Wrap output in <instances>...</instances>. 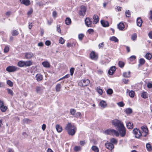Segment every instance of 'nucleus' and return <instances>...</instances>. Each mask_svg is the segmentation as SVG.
Returning a JSON list of instances; mask_svg holds the SVG:
<instances>
[{
    "label": "nucleus",
    "mask_w": 152,
    "mask_h": 152,
    "mask_svg": "<svg viewBox=\"0 0 152 152\" xmlns=\"http://www.w3.org/2000/svg\"><path fill=\"white\" fill-rule=\"evenodd\" d=\"M65 129L69 135H74L77 130L76 127L74 125H72L70 123H68L65 127Z\"/></svg>",
    "instance_id": "obj_1"
},
{
    "label": "nucleus",
    "mask_w": 152,
    "mask_h": 152,
    "mask_svg": "<svg viewBox=\"0 0 152 152\" xmlns=\"http://www.w3.org/2000/svg\"><path fill=\"white\" fill-rule=\"evenodd\" d=\"M104 133L105 134L108 135L114 134L117 137H118L119 135V133L117 131L112 129H108L105 131Z\"/></svg>",
    "instance_id": "obj_2"
},
{
    "label": "nucleus",
    "mask_w": 152,
    "mask_h": 152,
    "mask_svg": "<svg viewBox=\"0 0 152 152\" xmlns=\"http://www.w3.org/2000/svg\"><path fill=\"white\" fill-rule=\"evenodd\" d=\"M118 130L121 137L125 136L126 134V129L124 124L118 128Z\"/></svg>",
    "instance_id": "obj_3"
},
{
    "label": "nucleus",
    "mask_w": 152,
    "mask_h": 152,
    "mask_svg": "<svg viewBox=\"0 0 152 152\" xmlns=\"http://www.w3.org/2000/svg\"><path fill=\"white\" fill-rule=\"evenodd\" d=\"M90 83V81L88 79H83L81 80L78 83V85L80 86H87Z\"/></svg>",
    "instance_id": "obj_4"
},
{
    "label": "nucleus",
    "mask_w": 152,
    "mask_h": 152,
    "mask_svg": "<svg viewBox=\"0 0 152 152\" xmlns=\"http://www.w3.org/2000/svg\"><path fill=\"white\" fill-rule=\"evenodd\" d=\"M112 124L118 128L123 124L119 120L115 119L112 121Z\"/></svg>",
    "instance_id": "obj_5"
},
{
    "label": "nucleus",
    "mask_w": 152,
    "mask_h": 152,
    "mask_svg": "<svg viewBox=\"0 0 152 152\" xmlns=\"http://www.w3.org/2000/svg\"><path fill=\"white\" fill-rule=\"evenodd\" d=\"M86 8L84 6L82 5L80 7V10L79 11V14L80 16H84L86 14Z\"/></svg>",
    "instance_id": "obj_6"
},
{
    "label": "nucleus",
    "mask_w": 152,
    "mask_h": 152,
    "mask_svg": "<svg viewBox=\"0 0 152 152\" xmlns=\"http://www.w3.org/2000/svg\"><path fill=\"white\" fill-rule=\"evenodd\" d=\"M19 68L15 66H9L7 67L6 70L9 72H12L18 71Z\"/></svg>",
    "instance_id": "obj_7"
},
{
    "label": "nucleus",
    "mask_w": 152,
    "mask_h": 152,
    "mask_svg": "<svg viewBox=\"0 0 152 152\" xmlns=\"http://www.w3.org/2000/svg\"><path fill=\"white\" fill-rule=\"evenodd\" d=\"M133 132L136 138H139L142 136V134L138 129H134L133 130Z\"/></svg>",
    "instance_id": "obj_8"
},
{
    "label": "nucleus",
    "mask_w": 152,
    "mask_h": 152,
    "mask_svg": "<svg viewBox=\"0 0 152 152\" xmlns=\"http://www.w3.org/2000/svg\"><path fill=\"white\" fill-rule=\"evenodd\" d=\"M0 108L1 112H5L7 109V107L4 105V103L3 101L0 100Z\"/></svg>",
    "instance_id": "obj_9"
},
{
    "label": "nucleus",
    "mask_w": 152,
    "mask_h": 152,
    "mask_svg": "<svg viewBox=\"0 0 152 152\" xmlns=\"http://www.w3.org/2000/svg\"><path fill=\"white\" fill-rule=\"evenodd\" d=\"M85 23L86 26L88 27L92 26V21L91 19L89 18H87L85 20Z\"/></svg>",
    "instance_id": "obj_10"
},
{
    "label": "nucleus",
    "mask_w": 152,
    "mask_h": 152,
    "mask_svg": "<svg viewBox=\"0 0 152 152\" xmlns=\"http://www.w3.org/2000/svg\"><path fill=\"white\" fill-rule=\"evenodd\" d=\"M34 56V54L31 52H28L25 53V57L26 59H29Z\"/></svg>",
    "instance_id": "obj_11"
},
{
    "label": "nucleus",
    "mask_w": 152,
    "mask_h": 152,
    "mask_svg": "<svg viewBox=\"0 0 152 152\" xmlns=\"http://www.w3.org/2000/svg\"><path fill=\"white\" fill-rule=\"evenodd\" d=\"M105 146L107 149L110 150H112L114 148L113 144L110 142L106 143H105Z\"/></svg>",
    "instance_id": "obj_12"
},
{
    "label": "nucleus",
    "mask_w": 152,
    "mask_h": 152,
    "mask_svg": "<svg viewBox=\"0 0 152 152\" xmlns=\"http://www.w3.org/2000/svg\"><path fill=\"white\" fill-rule=\"evenodd\" d=\"M116 70L115 67V66H112L108 71V73L109 75H113Z\"/></svg>",
    "instance_id": "obj_13"
},
{
    "label": "nucleus",
    "mask_w": 152,
    "mask_h": 152,
    "mask_svg": "<svg viewBox=\"0 0 152 152\" xmlns=\"http://www.w3.org/2000/svg\"><path fill=\"white\" fill-rule=\"evenodd\" d=\"M93 23L94 24H96L99 21V17L96 15H94L92 19Z\"/></svg>",
    "instance_id": "obj_14"
},
{
    "label": "nucleus",
    "mask_w": 152,
    "mask_h": 152,
    "mask_svg": "<svg viewBox=\"0 0 152 152\" xmlns=\"http://www.w3.org/2000/svg\"><path fill=\"white\" fill-rule=\"evenodd\" d=\"M90 57L91 59L94 60H96L98 58L97 56L96 55L95 52L92 51L90 54Z\"/></svg>",
    "instance_id": "obj_15"
},
{
    "label": "nucleus",
    "mask_w": 152,
    "mask_h": 152,
    "mask_svg": "<svg viewBox=\"0 0 152 152\" xmlns=\"http://www.w3.org/2000/svg\"><path fill=\"white\" fill-rule=\"evenodd\" d=\"M126 126L128 129H132L134 127L133 123L130 121L126 122Z\"/></svg>",
    "instance_id": "obj_16"
},
{
    "label": "nucleus",
    "mask_w": 152,
    "mask_h": 152,
    "mask_svg": "<svg viewBox=\"0 0 152 152\" xmlns=\"http://www.w3.org/2000/svg\"><path fill=\"white\" fill-rule=\"evenodd\" d=\"M101 23L102 26L104 27H108L109 26V22L104 20H101Z\"/></svg>",
    "instance_id": "obj_17"
},
{
    "label": "nucleus",
    "mask_w": 152,
    "mask_h": 152,
    "mask_svg": "<svg viewBox=\"0 0 152 152\" xmlns=\"http://www.w3.org/2000/svg\"><path fill=\"white\" fill-rule=\"evenodd\" d=\"M36 80L37 81L39 82L41 81L43 79L42 76L40 74H37L35 76Z\"/></svg>",
    "instance_id": "obj_18"
},
{
    "label": "nucleus",
    "mask_w": 152,
    "mask_h": 152,
    "mask_svg": "<svg viewBox=\"0 0 152 152\" xmlns=\"http://www.w3.org/2000/svg\"><path fill=\"white\" fill-rule=\"evenodd\" d=\"M142 21L140 17L138 18L137 20V26L140 27L142 26Z\"/></svg>",
    "instance_id": "obj_19"
},
{
    "label": "nucleus",
    "mask_w": 152,
    "mask_h": 152,
    "mask_svg": "<svg viewBox=\"0 0 152 152\" xmlns=\"http://www.w3.org/2000/svg\"><path fill=\"white\" fill-rule=\"evenodd\" d=\"M21 3L26 6H28L30 4V1L29 0H20Z\"/></svg>",
    "instance_id": "obj_20"
},
{
    "label": "nucleus",
    "mask_w": 152,
    "mask_h": 152,
    "mask_svg": "<svg viewBox=\"0 0 152 152\" xmlns=\"http://www.w3.org/2000/svg\"><path fill=\"white\" fill-rule=\"evenodd\" d=\"M125 26L124 23H119L118 25V28L119 30H122L124 28Z\"/></svg>",
    "instance_id": "obj_21"
},
{
    "label": "nucleus",
    "mask_w": 152,
    "mask_h": 152,
    "mask_svg": "<svg viewBox=\"0 0 152 152\" xmlns=\"http://www.w3.org/2000/svg\"><path fill=\"white\" fill-rule=\"evenodd\" d=\"M141 128L143 132L148 133V130L147 126L145 125L142 126Z\"/></svg>",
    "instance_id": "obj_22"
},
{
    "label": "nucleus",
    "mask_w": 152,
    "mask_h": 152,
    "mask_svg": "<svg viewBox=\"0 0 152 152\" xmlns=\"http://www.w3.org/2000/svg\"><path fill=\"white\" fill-rule=\"evenodd\" d=\"M25 62L23 61H20L18 63V65L20 67H23L25 66Z\"/></svg>",
    "instance_id": "obj_23"
},
{
    "label": "nucleus",
    "mask_w": 152,
    "mask_h": 152,
    "mask_svg": "<svg viewBox=\"0 0 152 152\" xmlns=\"http://www.w3.org/2000/svg\"><path fill=\"white\" fill-rule=\"evenodd\" d=\"M61 84L59 83L57 84L56 86L55 89L56 91V92H58L60 91L61 90Z\"/></svg>",
    "instance_id": "obj_24"
},
{
    "label": "nucleus",
    "mask_w": 152,
    "mask_h": 152,
    "mask_svg": "<svg viewBox=\"0 0 152 152\" xmlns=\"http://www.w3.org/2000/svg\"><path fill=\"white\" fill-rule=\"evenodd\" d=\"M43 66L46 68H49L50 67L49 63L47 61H44L42 62Z\"/></svg>",
    "instance_id": "obj_25"
},
{
    "label": "nucleus",
    "mask_w": 152,
    "mask_h": 152,
    "mask_svg": "<svg viewBox=\"0 0 152 152\" xmlns=\"http://www.w3.org/2000/svg\"><path fill=\"white\" fill-rule=\"evenodd\" d=\"M100 106L103 108L107 106V104L106 102L104 101H101L99 103Z\"/></svg>",
    "instance_id": "obj_26"
},
{
    "label": "nucleus",
    "mask_w": 152,
    "mask_h": 152,
    "mask_svg": "<svg viewBox=\"0 0 152 152\" xmlns=\"http://www.w3.org/2000/svg\"><path fill=\"white\" fill-rule=\"evenodd\" d=\"M56 128L57 131L58 132H60L62 130V128L61 126L58 124L56 126Z\"/></svg>",
    "instance_id": "obj_27"
},
{
    "label": "nucleus",
    "mask_w": 152,
    "mask_h": 152,
    "mask_svg": "<svg viewBox=\"0 0 152 152\" xmlns=\"http://www.w3.org/2000/svg\"><path fill=\"white\" fill-rule=\"evenodd\" d=\"M110 40L111 41H114L115 42H117L118 41V39L115 36H113L110 37Z\"/></svg>",
    "instance_id": "obj_28"
},
{
    "label": "nucleus",
    "mask_w": 152,
    "mask_h": 152,
    "mask_svg": "<svg viewBox=\"0 0 152 152\" xmlns=\"http://www.w3.org/2000/svg\"><path fill=\"white\" fill-rule=\"evenodd\" d=\"M145 61V60L143 58H141L139 60V64H138V66L139 67L141 65H143L144 64Z\"/></svg>",
    "instance_id": "obj_29"
},
{
    "label": "nucleus",
    "mask_w": 152,
    "mask_h": 152,
    "mask_svg": "<svg viewBox=\"0 0 152 152\" xmlns=\"http://www.w3.org/2000/svg\"><path fill=\"white\" fill-rule=\"evenodd\" d=\"M25 62V66H30L32 64V62L31 61H26Z\"/></svg>",
    "instance_id": "obj_30"
},
{
    "label": "nucleus",
    "mask_w": 152,
    "mask_h": 152,
    "mask_svg": "<svg viewBox=\"0 0 152 152\" xmlns=\"http://www.w3.org/2000/svg\"><path fill=\"white\" fill-rule=\"evenodd\" d=\"M91 149L95 152H99V149L96 146H93L91 147Z\"/></svg>",
    "instance_id": "obj_31"
},
{
    "label": "nucleus",
    "mask_w": 152,
    "mask_h": 152,
    "mask_svg": "<svg viewBox=\"0 0 152 152\" xmlns=\"http://www.w3.org/2000/svg\"><path fill=\"white\" fill-rule=\"evenodd\" d=\"M146 148L147 150L149 151H150L152 150L151 146L149 143H148L146 144Z\"/></svg>",
    "instance_id": "obj_32"
},
{
    "label": "nucleus",
    "mask_w": 152,
    "mask_h": 152,
    "mask_svg": "<svg viewBox=\"0 0 152 152\" xmlns=\"http://www.w3.org/2000/svg\"><path fill=\"white\" fill-rule=\"evenodd\" d=\"M137 38V35L136 34L134 33L132 34L131 37V38L132 40L134 41L136 40Z\"/></svg>",
    "instance_id": "obj_33"
},
{
    "label": "nucleus",
    "mask_w": 152,
    "mask_h": 152,
    "mask_svg": "<svg viewBox=\"0 0 152 152\" xmlns=\"http://www.w3.org/2000/svg\"><path fill=\"white\" fill-rule=\"evenodd\" d=\"M110 141L111 143L114 144H116L118 142V141L117 140L114 138L110 139Z\"/></svg>",
    "instance_id": "obj_34"
},
{
    "label": "nucleus",
    "mask_w": 152,
    "mask_h": 152,
    "mask_svg": "<svg viewBox=\"0 0 152 152\" xmlns=\"http://www.w3.org/2000/svg\"><path fill=\"white\" fill-rule=\"evenodd\" d=\"M123 76L126 77H129L130 76V72L129 71L127 72H124L123 74Z\"/></svg>",
    "instance_id": "obj_35"
},
{
    "label": "nucleus",
    "mask_w": 152,
    "mask_h": 152,
    "mask_svg": "<svg viewBox=\"0 0 152 152\" xmlns=\"http://www.w3.org/2000/svg\"><path fill=\"white\" fill-rule=\"evenodd\" d=\"M141 97L144 99L148 98V95L146 92H143L141 94Z\"/></svg>",
    "instance_id": "obj_36"
},
{
    "label": "nucleus",
    "mask_w": 152,
    "mask_h": 152,
    "mask_svg": "<svg viewBox=\"0 0 152 152\" xmlns=\"http://www.w3.org/2000/svg\"><path fill=\"white\" fill-rule=\"evenodd\" d=\"M146 58L148 60H150L152 58L151 54L149 53H147L145 55Z\"/></svg>",
    "instance_id": "obj_37"
},
{
    "label": "nucleus",
    "mask_w": 152,
    "mask_h": 152,
    "mask_svg": "<svg viewBox=\"0 0 152 152\" xmlns=\"http://www.w3.org/2000/svg\"><path fill=\"white\" fill-rule=\"evenodd\" d=\"M125 64L124 62L122 61H119L118 62V65L119 66L122 68L124 67V66Z\"/></svg>",
    "instance_id": "obj_38"
},
{
    "label": "nucleus",
    "mask_w": 152,
    "mask_h": 152,
    "mask_svg": "<svg viewBox=\"0 0 152 152\" xmlns=\"http://www.w3.org/2000/svg\"><path fill=\"white\" fill-rule=\"evenodd\" d=\"M65 22L66 24V25H68L71 23V20L70 18H66L65 20Z\"/></svg>",
    "instance_id": "obj_39"
},
{
    "label": "nucleus",
    "mask_w": 152,
    "mask_h": 152,
    "mask_svg": "<svg viewBox=\"0 0 152 152\" xmlns=\"http://www.w3.org/2000/svg\"><path fill=\"white\" fill-rule=\"evenodd\" d=\"M125 111L126 113L129 114L131 113H132V110L131 108H127L126 110Z\"/></svg>",
    "instance_id": "obj_40"
},
{
    "label": "nucleus",
    "mask_w": 152,
    "mask_h": 152,
    "mask_svg": "<svg viewBox=\"0 0 152 152\" xmlns=\"http://www.w3.org/2000/svg\"><path fill=\"white\" fill-rule=\"evenodd\" d=\"M134 92L133 91H131L129 92V95L131 97H133L134 96Z\"/></svg>",
    "instance_id": "obj_41"
},
{
    "label": "nucleus",
    "mask_w": 152,
    "mask_h": 152,
    "mask_svg": "<svg viewBox=\"0 0 152 152\" xmlns=\"http://www.w3.org/2000/svg\"><path fill=\"white\" fill-rule=\"evenodd\" d=\"M7 84L10 87H12L13 86V83L10 80H8L7 81Z\"/></svg>",
    "instance_id": "obj_42"
},
{
    "label": "nucleus",
    "mask_w": 152,
    "mask_h": 152,
    "mask_svg": "<svg viewBox=\"0 0 152 152\" xmlns=\"http://www.w3.org/2000/svg\"><path fill=\"white\" fill-rule=\"evenodd\" d=\"M126 16L127 17H129L131 15V12L129 10H126L125 12Z\"/></svg>",
    "instance_id": "obj_43"
},
{
    "label": "nucleus",
    "mask_w": 152,
    "mask_h": 152,
    "mask_svg": "<svg viewBox=\"0 0 152 152\" xmlns=\"http://www.w3.org/2000/svg\"><path fill=\"white\" fill-rule=\"evenodd\" d=\"M7 90L8 94H10L12 96H13V95L14 93L13 91L11 89L9 88H7Z\"/></svg>",
    "instance_id": "obj_44"
},
{
    "label": "nucleus",
    "mask_w": 152,
    "mask_h": 152,
    "mask_svg": "<svg viewBox=\"0 0 152 152\" xmlns=\"http://www.w3.org/2000/svg\"><path fill=\"white\" fill-rule=\"evenodd\" d=\"M74 150L75 151H78L81 149V148L80 146H75L74 148Z\"/></svg>",
    "instance_id": "obj_45"
},
{
    "label": "nucleus",
    "mask_w": 152,
    "mask_h": 152,
    "mask_svg": "<svg viewBox=\"0 0 152 152\" xmlns=\"http://www.w3.org/2000/svg\"><path fill=\"white\" fill-rule=\"evenodd\" d=\"M97 91L98 93L100 95H102L103 94V91L102 89L100 88H99L97 87Z\"/></svg>",
    "instance_id": "obj_46"
},
{
    "label": "nucleus",
    "mask_w": 152,
    "mask_h": 152,
    "mask_svg": "<svg viewBox=\"0 0 152 152\" xmlns=\"http://www.w3.org/2000/svg\"><path fill=\"white\" fill-rule=\"evenodd\" d=\"M12 34L13 36H15L17 35L18 34V31L16 30H13L12 32Z\"/></svg>",
    "instance_id": "obj_47"
},
{
    "label": "nucleus",
    "mask_w": 152,
    "mask_h": 152,
    "mask_svg": "<svg viewBox=\"0 0 152 152\" xmlns=\"http://www.w3.org/2000/svg\"><path fill=\"white\" fill-rule=\"evenodd\" d=\"M107 94L111 95L113 93V91L111 89L109 88L107 89Z\"/></svg>",
    "instance_id": "obj_48"
},
{
    "label": "nucleus",
    "mask_w": 152,
    "mask_h": 152,
    "mask_svg": "<svg viewBox=\"0 0 152 152\" xmlns=\"http://www.w3.org/2000/svg\"><path fill=\"white\" fill-rule=\"evenodd\" d=\"M118 105L120 107H123L124 105V104L122 102H119L117 103Z\"/></svg>",
    "instance_id": "obj_49"
},
{
    "label": "nucleus",
    "mask_w": 152,
    "mask_h": 152,
    "mask_svg": "<svg viewBox=\"0 0 152 152\" xmlns=\"http://www.w3.org/2000/svg\"><path fill=\"white\" fill-rule=\"evenodd\" d=\"M76 112V110L73 109H72L70 110V113L72 115H75Z\"/></svg>",
    "instance_id": "obj_50"
},
{
    "label": "nucleus",
    "mask_w": 152,
    "mask_h": 152,
    "mask_svg": "<svg viewBox=\"0 0 152 152\" xmlns=\"http://www.w3.org/2000/svg\"><path fill=\"white\" fill-rule=\"evenodd\" d=\"M65 40L63 39L62 37H61L60 38L59 42L61 44H63L65 42Z\"/></svg>",
    "instance_id": "obj_51"
},
{
    "label": "nucleus",
    "mask_w": 152,
    "mask_h": 152,
    "mask_svg": "<svg viewBox=\"0 0 152 152\" xmlns=\"http://www.w3.org/2000/svg\"><path fill=\"white\" fill-rule=\"evenodd\" d=\"M84 36V35L83 34H80L78 35V38L80 40H82Z\"/></svg>",
    "instance_id": "obj_52"
},
{
    "label": "nucleus",
    "mask_w": 152,
    "mask_h": 152,
    "mask_svg": "<svg viewBox=\"0 0 152 152\" xmlns=\"http://www.w3.org/2000/svg\"><path fill=\"white\" fill-rule=\"evenodd\" d=\"M9 50V48L7 46H6L4 49V52L5 53L8 52Z\"/></svg>",
    "instance_id": "obj_53"
},
{
    "label": "nucleus",
    "mask_w": 152,
    "mask_h": 152,
    "mask_svg": "<svg viewBox=\"0 0 152 152\" xmlns=\"http://www.w3.org/2000/svg\"><path fill=\"white\" fill-rule=\"evenodd\" d=\"M136 59V56H132L130 57L129 59L130 61H132Z\"/></svg>",
    "instance_id": "obj_54"
},
{
    "label": "nucleus",
    "mask_w": 152,
    "mask_h": 152,
    "mask_svg": "<svg viewBox=\"0 0 152 152\" xmlns=\"http://www.w3.org/2000/svg\"><path fill=\"white\" fill-rule=\"evenodd\" d=\"M74 70L75 69L74 68H71L70 69V71L71 75H73Z\"/></svg>",
    "instance_id": "obj_55"
},
{
    "label": "nucleus",
    "mask_w": 152,
    "mask_h": 152,
    "mask_svg": "<svg viewBox=\"0 0 152 152\" xmlns=\"http://www.w3.org/2000/svg\"><path fill=\"white\" fill-rule=\"evenodd\" d=\"M81 115V113L80 112H77L75 115V116L76 118L80 117Z\"/></svg>",
    "instance_id": "obj_56"
},
{
    "label": "nucleus",
    "mask_w": 152,
    "mask_h": 152,
    "mask_svg": "<svg viewBox=\"0 0 152 152\" xmlns=\"http://www.w3.org/2000/svg\"><path fill=\"white\" fill-rule=\"evenodd\" d=\"M57 14L56 11H53L52 13L53 17L54 18L56 17L57 16Z\"/></svg>",
    "instance_id": "obj_57"
},
{
    "label": "nucleus",
    "mask_w": 152,
    "mask_h": 152,
    "mask_svg": "<svg viewBox=\"0 0 152 152\" xmlns=\"http://www.w3.org/2000/svg\"><path fill=\"white\" fill-rule=\"evenodd\" d=\"M45 44L46 45H50L51 44V42L50 41L47 40L45 42Z\"/></svg>",
    "instance_id": "obj_58"
},
{
    "label": "nucleus",
    "mask_w": 152,
    "mask_h": 152,
    "mask_svg": "<svg viewBox=\"0 0 152 152\" xmlns=\"http://www.w3.org/2000/svg\"><path fill=\"white\" fill-rule=\"evenodd\" d=\"M85 141H80V145H83L85 144Z\"/></svg>",
    "instance_id": "obj_59"
},
{
    "label": "nucleus",
    "mask_w": 152,
    "mask_h": 152,
    "mask_svg": "<svg viewBox=\"0 0 152 152\" xmlns=\"http://www.w3.org/2000/svg\"><path fill=\"white\" fill-rule=\"evenodd\" d=\"M33 10L31 9L30 10H29L27 12V14L28 15H31L33 12Z\"/></svg>",
    "instance_id": "obj_60"
},
{
    "label": "nucleus",
    "mask_w": 152,
    "mask_h": 152,
    "mask_svg": "<svg viewBox=\"0 0 152 152\" xmlns=\"http://www.w3.org/2000/svg\"><path fill=\"white\" fill-rule=\"evenodd\" d=\"M147 87L148 88H151L152 87V83H148L147 84Z\"/></svg>",
    "instance_id": "obj_61"
},
{
    "label": "nucleus",
    "mask_w": 152,
    "mask_h": 152,
    "mask_svg": "<svg viewBox=\"0 0 152 152\" xmlns=\"http://www.w3.org/2000/svg\"><path fill=\"white\" fill-rule=\"evenodd\" d=\"M148 35L150 38L152 39V31L149 32L148 34Z\"/></svg>",
    "instance_id": "obj_62"
},
{
    "label": "nucleus",
    "mask_w": 152,
    "mask_h": 152,
    "mask_svg": "<svg viewBox=\"0 0 152 152\" xmlns=\"http://www.w3.org/2000/svg\"><path fill=\"white\" fill-rule=\"evenodd\" d=\"M94 31V30L92 29H88V32L89 34H91L92 32H93Z\"/></svg>",
    "instance_id": "obj_63"
},
{
    "label": "nucleus",
    "mask_w": 152,
    "mask_h": 152,
    "mask_svg": "<svg viewBox=\"0 0 152 152\" xmlns=\"http://www.w3.org/2000/svg\"><path fill=\"white\" fill-rule=\"evenodd\" d=\"M149 19L152 20V10L150 11V16Z\"/></svg>",
    "instance_id": "obj_64"
}]
</instances>
